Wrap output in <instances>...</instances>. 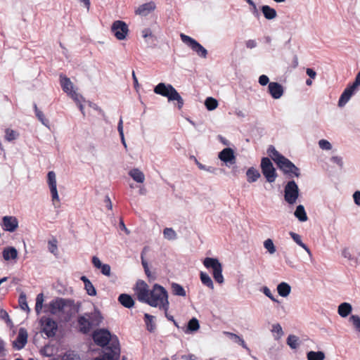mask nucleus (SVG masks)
<instances>
[{
    "label": "nucleus",
    "mask_w": 360,
    "mask_h": 360,
    "mask_svg": "<svg viewBox=\"0 0 360 360\" xmlns=\"http://www.w3.org/2000/svg\"><path fill=\"white\" fill-rule=\"evenodd\" d=\"M267 153L275 162L278 168L288 178L299 177L300 176V169L289 159L279 153L274 146H269Z\"/></svg>",
    "instance_id": "f257e3e1"
},
{
    "label": "nucleus",
    "mask_w": 360,
    "mask_h": 360,
    "mask_svg": "<svg viewBox=\"0 0 360 360\" xmlns=\"http://www.w3.org/2000/svg\"><path fill=\"white\" fill-rule=\"evenodd\" d=\"M147 304L151 307L163 309L165 311H168L169 303L168 294L165 288L158 284H155L150 291V297Z\"/></svg>",
    "instance_id": "f03ea898"
},
{
    "label": "nucleus",
    "mask_w": 360,
    "mask_h": 360,
    "mask_svg": "<svg viewBox=\"0 0 360 360\" xmlns=\"http://www.w3.org/2000/svg\"><path fill=\"white\" fill-rule=\"evenodd\" d=\"M154 92L162 96L167 97L169 101H176L178 108L179 110L182 108L184 103V99L172 84H166L163 82L159 83L155 86Z\"/></svg>",
    "instance_id": "7ed1b4c3"
},
{
    "label": "nucleus",
    "mask_w": 360,
    "mask_h": 360,
    "mask_svg": "<svg viewBox=\"0 0 360 360\" xmlns=\"http://www.w3.org/2000/svg\"><path fill=\"white\" fill-rule=\"evenodd\" d=\"M203 264L207 269H212L213 277L217 283H222L224 282L222 266L217 259L206 257L203 261Z\"/></svg>",
    "instance_id": "20e7f679"
},
{
    "label": "nucleus",
    "mask_w": 360,
    "mask_h": 360,
    "mask_svg": "<svg viewBox=\"0 0 360 360\" xmlns=\"http://www.w3.org/2000/svg\"><path fill=\"white\" fill-rule=\"evenodd\" d=\"M181 41L195 52L199 57L205 58L207 55V51L200 43L192 37L184 34H180Z\"/></svg>",
    "instance_id": "39448f33"
},
{
    "label": "nucleus",
    "mask_w": 360,
    "mask_h": 360,
    "mask_svg": "<svg viewBox=\"0 0 360 360\" xmlns=\"http://www.w3.org/2000/svg\"><path fill=\"white\" fill-rule=\"evenodd\" d=\"M300 190L295 181H289L284 188V199L289 205H294L299 197Z\"/></svg>",
    "instance_id": "423d86ee"
},
{
    "label": "nucleus",
    "mask_w": 360,
    "mask_h": 360,
    "mask_svg": "<svg viewBox=\"0 0 360 360\" xmlns=\"http://www.w3.org/2000/svg\"><path fill=\"white\" fill-rule=\"evenodd\" d=\"M262 172L266 181L269 183L275 181L277 174L272 162L268 158H263L261 160Z\"/></svg>",
    "instance_id": "0eeeda50"
},
{
    "label": "nucleus",
    "mask_w": 360,
    "mask_h": 360,
    "mask_svg": "<svg viewBox=\"0 0 360 360\" xmlns=\"http://www.w3.org/2000/svg\"><path fill=\"white\" fill-rule=\"evenodd\" d=\"M41 332L48 338H53L56 335L58 330L57 323L51 318L42 316L40 319Z\"/></svg>",
    "instance_id": "6e6552de"
},
{
    "label": "nucleus",
    "mask_w": 360,
    "mask_h": 360,
    "mask_svg": "<svg viewBox=\"0 0 360 360\" xmlns=\"http://www.w3.org/2000/svg\"><path fill=\"white\" fill-rule=\"evenodd\" d=\"M111 32L118 40H123L129 32L128 25L122 20H115L111 26Z\"/></svg>",
    "instance_id": "1a4fd4ad"
},
{
    "label": "nucleus",
    "mask_w": 360,
    "mask_h": 360,
    "mask_svg": "<svg viewBox=\"0 0 360 360\" xmlns=\"http://www.w3.org/2000/svg\"><path fill=\"white\" fill-rule=\"evenodd\" d=\"M92 337L94 342L100 347L106 346L111 340V334L107 329L94 331Z\"/></svg>",
    "instance_id": "9d476101"
},
{
    "label": "nucleus",
    "mask_w": 360,
    "mask_h": 360,
    "mask_svg": "<svg viewBox=\"0 0 360 360\" xmlns=\"http://www.w3.org/2000/svg\"><path fill=\"white\" fill-rule=\"evenodd\" d=\"M150 291L148 285L143 281L137 282L136 294L140 302L147 304L150 297Z\"/></svg>",
    "instance_id": "9b49d317"
},
{
    "label": "nucleus",
    "mask_w": 360,
    "mask_h": 360,
    "mask_svg": "<svg viewBox=\"0 0 360 360\" xmlns=\"http://www.w3.org/2000/svg\"><path fill=\"white\" fill-rule=\"evenodd\" d=\"M47 183L51 194V198L53 203L57 201L59 202V196L57 191V182L56 173L53 171H50L47 174Z\"/></svg>",
    "instance_id": "f8f14e48"
},
{
    "label": "nucleus",
    "mask_w": 360,
    "mask_h": 360,
    "mask_svg": "<svg viewBox=\"0 0 360 360\" xmlns=\"http://www.w3.org/2000/svg\"><path fill=\"white\" fill-rule=\"evenodd\" d=\"M27 332L24 328H20L16 339L13 341V347L18 350L22 349L27 342Z\"/></svg>",
    "instance_id": "ddd939ff"
},
{
    "label": "nucleus",
    "mask_w": 360,
    "mask_h": 360,
    "mask_svg": "<svg viewBox=\"0 0 360 360\" xmlns=\"http://www.w3.org/2000/svg\"><path fill=\"white\" fill-rule=\"evenodd\" d=\"M18 226V221L16 217L12 216H5L2 219V227L4 230L9 232H13Z\"/></svg>",
    "instance_id": "4468645a"
},
{
    "label": "nucleus",
    "mask_w": 360,
    "mask_h": 360,
    "mask_svg": "<svg viewBox=\"0 0 360 360\" xmlns=\"http://www.w3.org/2000/svg\"><path fill=\"white\" fill-rule=\"evenodd\" d=\"M60 85L64 92L70 94L74 99H77V94L73 91V84L66 76H60Z\"/></svg>",
    "instance_id": "2eb2a0df"
},
{
    "label": "nucleus",
    "mask_w": 360,
    "mask_h": 360,
    "mask_svg": "<svg viewBox=\"0 0 360 360\" xmlns=\"http://www.w3.org/2000/svg\"><path fill=\"white\" fill-rule=\"evenodd\" d=\"M268 90L270 95L274 99L280 98L284 92L283 86L275 82H271L269 83Z\"/></svg>",
    "instance_id": "dca6fc26"
},
{
    "label": "nucleus",
    "mask_w": 360,
    "mask_h": 360,
    "mask_svg": "<svg viewBox=\"0 0 360 360\" xmlns=\"http://www.w3.org/2000/svg\"><path fill=\"white\" fill-rule=\"evenodd\" d=\"M68 300L63 298H57L50 302V311L53 314L61 311L67 305Z\"/></svg>",
    "instance_id": "f3484780"
},
{
    "label": "nucleus",
    "mask_w": 360,
    "mask_h": 360,
    "mask_svg": "<svg viewBox=\"0 0 360 360\" xmlns=\"http://www.w3.org/2000/svg\"><path fill=\"white\" fill-rule=\"evenodd\" d=\"M79 326V330L83 334H87L90 332L92 325L89 319L86 318L84 316H79L77 319Z\"/></svg>",
    "instance_id": "a211bd4d"
},
{
    "label": "nucleus",
    "mask_w": 360,
    "mask_h": 360,
    "mask_svg": "<svg viewBox=\"0 0 360 360\" xmlns=\"http://www.w3.org/2000/svg\"><path fill=\"white\" fill-rule=\"evenodd\" d=\"M355 89H352L350 86H348L341 94L338 101V106L343 107L349 101L352 96L354 94Z\"/></svg>",
    "instance_id": "6ab92c4d"
},
{
    "label": "nucleus",
    "mask_w": 360,
    "mask_h": 360,
    "mask_svg": "<svg viewBox=\"0 0 360 360\" xmlns=\"http://www.w3.org/2000/svg\"><path fill=\"white\" fill-rule=\"evenodd\" d=\"M155 8V4L154 2L150 1L148 3L141 5L136 11V13L142 16H146L150 12L153 11Z\"/></svg>",
    "instance_id": "aec40b11"
},
{
    "label": "nucleus",
    "mask_w": 360,
    "mask_h": 360,
    "mask_svg": "<svg viewBox=\"0 0 360 360\" xmlns=\"http://www.w3.org/2000/svg\"><path fill=\"white\" fill-rule=\"evenodd\" d=\"M118 302L124 307L130 309L134 305V300L130 295L122 293L118 297Z\"/></svg>",
    "instance_id": "412c9836"
},
{
    "label": "nucleus",
    "mask_w": 360,
    "mask_h": 360,
    "mask_svg": "<svg viewBox=\"0 0 360 360\" xmlns=\"http://www.w3.org/2000/svg\"><path fill=\"white\" fill-rule=\"evenodd\" d=\"M2 256L6 261L15 259L18 257V251L14 247H7L4 249Z\"/></svg>",
    "instance_id": "4be33fe9"
},
{
    "label": "nucleus",
    "mask_w": 360,
    "mask_h": 360,
    "mask_svg": "<svg viewBox=\"0 0 360 360\" xmlns=\"http://www.w3.org/2000/svg\"><path fill=\"white\" fill-rule=\"evenodd\" d=\"M155 319V317L154 316H152L149 314L146 313L144 314V321L146 326V328L150 333H153L156 328V325L154 321Z\"/></svg>",
    "instance_id": "5701e85b"
},
{
    "label": "nucleus",
    "mask_w": 360,
    "mask_h": 360,
    "mask_svg": "<svg viewBox=\"0 0 360 360\" xmlns=\"http://www.w3.org/2000/svg\"><path fill=\"white\" fill-rule=\"evenodd\" d=\"M81 280L84 284V288L86 290L87 294L90 296H95L96 295V290L89 279L86 276H82L81 277Z\"/></svg>",
    "instance_id": "b1692460"
},
{
    "label": "nucleus",
    "mask_w": 360,
    "mask_h": 360,
    "mask_svg": "<svg viewBox=\"0 0 360 360\" xmlns=\"http://www.w3.org/2000/svg\"><path fill=\"white\" fill-rule=\"evenodd\" d=\"M247 181L249 183H253L257 181V179L260 177V174L259 171L255 167L249 168L246 172Z\"/></svg>",
    "instance_id": "393cba45"
},
{
    "label": "nucleus",
    "mask_w": 360,
    "mask_h": 360,
    "mask_svg": "<svg viewBox=\"0 0 360 360\" xmlns=\"http://www.w3.org/2000/svg\"><path fill=\"white\" fill-rule=\"evenodd\" d=\"M261 11L267 20H272L277 15L276 10L267 5L262 6Z\"/></svg>",
    "instance_id": "a878e982"
},
{
    "label": "nucleus",
    "mask_w": 360,
    "mask_h": 360,
    "mask_svg": "<svg viewBox=\"0 0 360 360\" xmlns=\"http://www.w3.org/2000/svg\"><path fill=\"white\" fill-rule=\"evenodd\" d=\"M352 310V305L347 302H343L338 307V314L342 317H347Z\"/></svg>",
    "instance_id": "bb28decb"
},
{
    "label": "nucleus",
    "mask_w": 360,
    "mask_h": 360,
    "mask_svg": "<svg viewBox=\"0 0 360 360\" xmlns=\"http://www.w3.org/2000/svg\"><path fill=\"white\" fill-rule=\"evenodd\" d=\"M129 174L135 181L138 183H143L145 180L144 174L139 169H132L130 170Z\"/></svg>",
    "instance_id": "cd10ccee"
},
{
    "label": "nucleus",
    "mask_w": 360,
    "mask_h": 360,
    "mask_svg": "<svg viewBox=\"0 0 360 360\" xmlns=\"http://www.w3.org/2000/svg\"><path fill=\"white\" fill-rule=\"evenodd\" d=\"M89 319L90 322H91V325L93 326H98L103 321V316L99 311L95 310L94 312L91 313L89 316Z\"/></svg>",
    "instance_id": "c85d7f7f"
},
{
    "label": "nucleus",
    "mask_w": 360,
    "mask_h": 360,
    "mask_svg": "<svg viewBox=\"0 0 360 360\" xmlns=\"http://www.w3.org/2000/svg\"><path fill=\"white\" fill-rule=\"evenodd\" d=\"M277 290L279 295L286 297L290 294L291 288L287 283L282 282L278 285Z\"/></svg>",
    "instance_id": "c756f323"
},
{
    "label": "nucleus",
    "mask_w": 360,
    "mask_h": 360,
    "mask_svg": "<svg viewBox=\"0 0 360 360\" xmlns=\"http://www.w3.org/2000/svg\"><path fill=\"white\" fill-rule=\"evenodd\" d=\"M295 216L300 221H306L308 219L307 213L305 212L304 207L303 205H300L297 207L295 211Z\"/></svg>",
    "instance_id": "7c9ffc66"
},
{
    "label": "nucleus",
    "mask_w": 360,
    "mask_h": 360,
    "mask_svg": "<svg viewBox=\"0 0 360 360\" xmlns=\"http://www.w3.org/2000/svg\"><path fill=\"white\" fill-rule=\"evenodd\" d=\"M200 328L198 320L196 318H192L188 323L186 333H193L197 331Z\"/></svg>",
    "instance_id": "2f4dec72"
},
{
    "label": "nucleus",
    "mask_w": 360,
    "mask_h": 360,
    "mask_svg": "<svg viewBox=\"0 0 360 360\" xmlns=\"http://www.w3.org/2000/svg\"><path fill=\"white\" fill-rule=\"evenodd\" d=\"M290 235L291 238L293 239V240L298 245H300L304 250H305L308 254H309V255L311 254V251H310L309 248L304 243H302V241L301 240V236L299 234L291 231V232H290Z\"/></svg>",
    "instance_id": "473e14b6"
},
{
    "label": "nucleus",
    "mask_w": 360,
    "mask_h": 360,
    "mask_svg": "<svg viewBox=\"0 0 360 360\" xmlns=\"http://www.w3.org/2000/svg\"><path fill=\"white\" fill-rule=\"evenodd\" d=\"M200 278L202 283L207 287L210 288V289L214 288V285L212 280L211 279L210 276L205 272L201 271L200 274Z\"/></svg>",
    "instance_id": "72a5a7b5"
},
{
    "label": "nucleus",
    "mask_w": 360,
    "mask_h": 360,
    "mask_svg": "<svg viewBox=\"0 0 360 360\" xmlns=\"http://www.w3.org/2000/svg\"><path fill=\"white\" fill-rule=\"evenodd\" d=\"M226 336H228V338L230 340H231L232 341H233L234 342L238 343V345H241L243 348L248 349L245 341L240 336H238L234 333H229V332H226Z\"/></svg>",
    "instance_id": "f704fd0d"
},
{
    "label": "nucleus",
    "mask_w": 360,
    "mask_h": 360,
    "mask_svg": "<svg viewBox=\"0 0 360 360\" xmlns=\"http://www.w3.org/2000/svg\"><path fill=\"white\" fill-rule=\"evenodd\" d=\"M34 109L35 112L36 117L38 120L46 127L49 126V121L45 117L42 111L38 109L36 103L34 104Z\"/></svg>",
    "instance_id": "c9c22d12"
},
{
    "label": "nucleus",
    "mask_w": 360,
    "mask_h": 360,
    "mask_svg": "<svg viewBox=\"0 0 360 360\" xmlns=\"http://www.w3.org/2000/svg\"><path fill=\"white\" fill-rule=\"evenodd\" d=\"M308 360H323L325 359V354L323 352H309L307 354Z\"/></svg>",
    "instance_id": "e433bc0d"
},
{
    "label": "nucleus",
    "mask_w": 360,
    "mask_h": 360,
    "mask_svg": "<svg viewBox=\"0 0 360 360\" xmlns=\"http://www.w3.org/2000/svg\"><path fill=\"white\" fill-rule=\"evenodd\" d=\"M172 292L174 295L185 297L186 295V290L179 284L173 283L172 284Z\"/></svg>",
    "instance_id": "4c0bfd02"
},
{
    "label": "nucleus",
    "mask_w": 360,
    "mask_h": 360,
    "mask_svg": "<svg viewBox=\"0 0 360 360\" xmlns=\"http://www.w3.org/2000/svg\"><path fill=\"white\" fill-rule=\"evenodd\" d=\"M110 346L107 347V349H110L111 351V354L114 356L115 354H118L120 352L119 347V341L118 339L115 337V339H111Z\"/></svg>",
    "instance_id": "58836bf2"
},
{
    "label": "nucleus",
    "mask_w": 360,
    "mask_h": 360,
    "mask_svg": "<svg viewBox=\"0 0 360 360\" xmlns=\"http://www.w3.org/2000/svg\"><path fill=\"white\" fill-rule=\"evenodd\" d=\"M48 249L55 256L58 255V240L56 238H53L52 240H49Z\"/></svg>",
    "instance_id": "ea45409f"
},
{
    "label": "nucleus",
    "mask_w": 360,
    "mask_h": 360,
    "mask_svg": "<svg viewBox=\"0 0 360 360\" xmlns=\"http://www.w3.org/2000/svg\"><path fill=\"white\" fill-rule=\"evenodd\" d=\"M205 105L208 110H213L217 108L218 101L212 97H208L205 101Z\"/></svg>",
    "instance_id": "a19ab883"
},
{
    "label": "nucleus",
    "mask_w": 360,
    "mask_h": 360,
    "mask_svg": "<svg viewBox=\"0 0 360 360\" xmlns=\"http://www.w3.org/2000/svg\"><path fill=\"white\" fill-rule=\"evenodd\" d=\"M18 302H19L20 308L23 311H26L27 312H29L30 311V309L28 307L27 302L26 295L24 292H22L20 295L19 299H18Z\"/></svg>",
    "instance_id": "79ce46f5"
},
{
    "label": "nucleus",
    "mask_w": 360,
    "mask_h": 360,
    "mask_svg": "<svg viewBox=\"0 0 360 360\" xmlns=\"http://www.w3.org/2000/svg\"><path fill=\"white\" fill-rule=\"evenodd\" d=\"M287 344L292 349H296L299 346V338L294 335H290L287 338Z\"/></svg>",
    "instance_id": "37998d69"
},
{
    "label": "nucleus",
    "mask_w": 360,
    "mask_h": 360,
    "mask_svg": "<svg viewBox=\"0 0 360 360\" xmlns=\"http://www.w3.org/2000/svg\"><path fill=\"white\" fill-rule=\"evenodd\" d=\"M354 329L360 332V317L358 315H352L349 319Z\"/></svg>",
    "instance_id": "c03bdc74"
},
{
    "label": "nucleus",
    "mask_w": 360,
    "mask_h": 360,
    "mask_svg": "<svg viewBox=\"0 0 360 360\" xmlns=\"http://www.w3.org/2000/svg\"><path fill=\"white\" fill-rule=\"evenodd\" d=\"M44 302V295L42 293L37 295L36 298L35 311L39 314L42 309V304Z\"/></svg>",
    "instance_id": "a18cd8bd"
},
{
    "label": "nucleus",
    "mask_w": 360,
    "mask_h": 360,
    "mask_svg": "<svg viewBox=\"0 0 360 360\" xmlns=\"http://www.w3.org/2000/svg\"><path fill=\"white\" fill-rule=\"evenodd\" d=\"M165 238L168 240H174L176 238V233L172 228H165L163 231Z\"/></svg>",
    "instance_id": "49530a36"
},
{
    "label": "nucleus",
    "mask_w": 360,
    "mask_h": 360,
    "mask_svg": "<svg viewBox=\"0 0 360 360\" xmlns=\"http://www.w3.org/2000/svg\"><path fill=\"white\" fill-rule=\"evenodd\" d=\"M264 246L270 254H274L276 252V248L274 245L273 240L270 238L266 239L264 242Z\"/></svg>",
    "instance_id": "de8ad7c7"
},
{
    "label": "nucleus",
    "mask_w": 360,
    "mask_h": 360,
    "mask_svg": "<svg viewBox=\"0 0 360 360\" xmlns=\"http://www.w3.org/2000/svg\"><path fill=\"white\" fill-rule=\"evenodd\" d=\"M5 134L6 139L8 141L15 140L18 136L17 132L11 129H6Z\"/></svg>",
    "instance_id": "09e8293b"
},
{
    "label": "nucleus",
    "mask_w": 360,
    "mask_h": 360,
    "mask_svg": "<svg viewBox=\"0 0 360 360\" xmlns=\"http://www.w3.org/2000/svg\"><path fill=\"white\" fill-rule=\"evenodd\" d=\"M62 360H80V357L74 352L69 351L63 356Z\"/></svg>",
    "instance_id": "8fccbe9b"
},
{
    "label": "nucleus",
    "mask_w": 360,
    "mask_h": 360,
    "mask_svg": "<svg viewBox=\"0 0 360 360\" xmlns=\"http://www.w3.org/2000/svg\"><path fill=\"white\" fill-rule=\"evenodd\" d=\"M235 160L234 151L231 148H226V163L233 164Z\"/></svg>",
    "instance_id": "3c124183"
},
{
    "label": "nucleus",
    "mask_w": 360,
    "mask_h": 360,
    "mask_svg": "<svg viewBox=\"0 0 360 360\" xmlns=\"http://www.w3.org/2000/svg\"><path fill=\"white\" fill-rule=\"evenodd\" d=\"M320 148L323 150H330L332 148L331 144L329 141L325 139H321L319 142Z\"/></svg>",
    "instance_id": "603ef678"
},
{
    "label": "nucleus",
    "mask_w": 360,
    "mask_h": 360,
    "mask_svg": "<svg viewBox=\"0 0 360 360\" xmlns=\"http://www.w3.org/2000/svg\"><path fill=\"white\" fill-rule=\"evenodd\" d=\"M203 170L213 173L214 174H221L224 172V169L221 168H217L211 166H206V169H204Z\"/></svg>",
    "instance_id": "864d4df0"
},
{
    "label": "nucleus",
    "mask_w": 360,
    "mask_h": 360,
    "mask_svg": "<svg viewBox=\"0 0 360 360\" xmlns=\"http://www.w3.org/2000/svg\"><path fill=\"white\" fill-rule=\"evenodd\" d=\"M101 269V273L105 275V276H110V266L108 264H103L101 267L100 269Z\"/></svg>",
    "instance_id": "5fc2aeb1"
},
{
    "label": "nucleus",
    "mask_w": 360,
    "mask_h": 360,
    "mask_svg": "<svg viewBox=\"0 0 360 360\" xmlns=\"http://www.w3.org/2000/svg\"><path fill=\"white\" fill-rule=\"evenodd\" d=\"M147 250H148V247H144L141 252V264H142L143 269H147L148 267V262L144 258Z\"/></svg>",
    "instance_id": "6e6d98bb"
},
{
    "label": "nucleus",
    "mask_w": 360,
    "mask_h": 360,
    "mask_svg": "<svg viewBox=\"0 0 360 360\" xmlns=\"http://www.w3.org/2000/svg\"><path fill=\"white\" fill-rule=\"evenodd\" d=\"M360 85V71L357 73L354 82L352 84L349 85L352 89H356V88Z\"/></svg>",
    "instance_id": "4d7b16f0"
},
{
    "label": "nucleus",
    "mask_w": 360,
    "mask_h": 360,
    "mask_svg": "<svg viewBox=\"0 0 360 360\" xmlns=\"http://www.w3.org/2000/svg\"><path fill=\"white\" fill-rule=\"evenodd\" d=\"M269 82V77L265 75H261L259 77V83L262 85V86H265Z\"/></svg>",
    "instance_id": "13d9d810"
},
{
    "label": "nucleus",
    "mask_w": 360,
    "mask_h": 360,
    "mask_svg": "<svg viewBox=\"0 0 360 360\" xmlns=\"http://www.w3.org/2000/svg\"><path fill=\"white\" fill-rule=\"evenodd\" d=\"M92 264L97 269H100V267L103 264L96 256H94L92 257Z\"/></svg>",
    "instance_id": "bf43d9fd"
},
{
    "label": "nucleus",
    "mask_w": 360,
    "mask_h": 360,
    "mask_svg": "<svg viewBox=\"0 0 360 360\" xmlns=\"http://www.w3.org/2000/svg\"><path fill=\"white\" fill-rule=\"evenodd\" d=\"M94 360H114L111 353L106 352L101 358H96Z\"/></svg>",
    "instance_id": "052dcab7"
},
{
    "label": "nucleus",
    "mask_w": 360,
    "mask_h": 360,
    "mask_svg": "<svg viewBox=\"0 0 360 360\" xmlns=\"http://www.w3.org/2000/svg\"><path fill=\"white\" fill-rule=\"evenodd\" d=\"M263 292L264 293V295L266 296L269 297L272 301L277 302V300L274 298V297L271 294V290L267 287H264L263 288Z\"/></svg>",
    "instance_id": "680f3d73"
},
{
    "label": "nucleus",
    "mask_w": 360,
    "mask_h": 360,
    "mask_svg": "<svg viewBox=\"0 0 360 360\" xmlns=\"http://www.w3.org/2000/svg\"><path fill=\"white\" fill-rule=\"evenodd\" d=\"M117 131L119 132L120 136L124 135V131H123V120H122V117L120 118V120H119V122H118V124H117Z\"/></svg>",
    "instance_id": "e2e57ef3"
},
{
    "label": "nucleus",
    "mask_w": 360,
    "mask_h": 360,
    "mask_svg": "<svg viewBox=\"0 0 360 360\" xmlns=\"http://www.w3.org/2000/svg\"><path fill=\"white\" fill-rule=\"evenodd\" d=\"M89 106L94 109L95 110L98 111L103 116L105 115L103 110L100 107H98L96 103H90Z\"/></svg>",
    "instance_id": "0e129e2a"
},
{
    "label": "nucleus",
    "mask_w": 360,
    "mask_h": 360,
    "mask_svg": "<svg viewBox=\"0 0 360 360\" xmlns=\"http://www.w3.org/2000/svg\"><path fill=\"white\" fill-rule=\"evenodd\" d=\"M141 34L142 37L146 39L147 37L152 36V31L149 28H145L142 30Z\"/></svg>",
    "instance_id": "69168bd1"
},
{
    "label": "nucleus",
    "mask_w": 360,
    "mask_h": 360,
    "mask_svg": "<svg viewBox=\"0 0 360 360\" xmlns=\"http://www.w3.org/2000/svg\"><path fill=\"white\" fill-rule=\"evenodd\" d=\"M354 202L357 205H360V191H355L353 195Z\"/></svg>",
    "instance_id": "338daca9"
},
{
    "label": "nucleus",
    "mask_w": 360,
    "mask_h": 360,
    "mask_svg": "<svg viewBox=\"0 0 360 360\" xmlns=\"http://www.w3.org/2000/svg\"><path fill=\"white\" fill-rule=\"evenodd\" d=\"M120 229L122 231H124L127 234H129L130 231L129 229L126 227L124 221L121 219L119 223Z\"/></svg>",
    "instance_id": "774afa93"
}]
</instances>
